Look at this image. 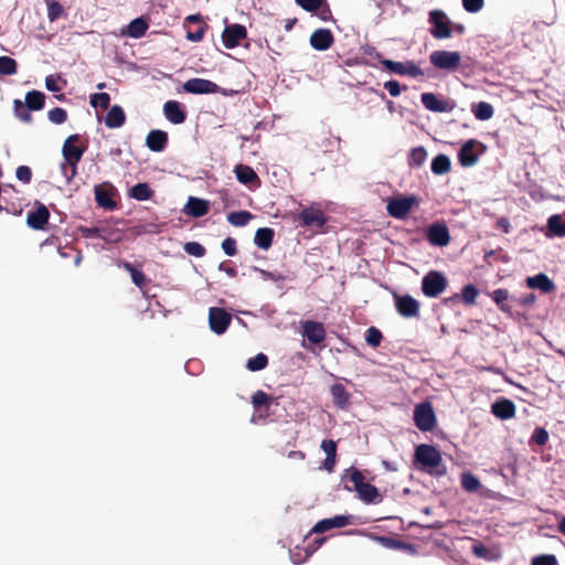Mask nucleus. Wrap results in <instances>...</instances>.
<instances>
[{
  "mask_svg": "<svg viewBox=\"0 0 565 565\" xmlns=\"http://www.w3.org/2000/svg\"><path fill=\"white\" fill-rule=\"evenodd\" d=\"M342 481L344 482V489L348 491H355L363 502H382L383 497L381 495L379 489L375 486L365 482V476L355 467H350L344 470Z\"/></svg>",
  "mask_w": 565,
  "mask_h": 565,
  "instance_id": "1",
  "label": "nucleus"
},
{
  "mask_svg": "<svg viewBox=\"0 0 565 565\" xmlns=\"http://www.w3.org/2000/svg\"><path fill=\"white\" fill-rule=\"evenodd\" d=\"M446 276L438 270H429L422 279V291L428 298L439 297L447 288Z\"/></svg>",
  "mask_w": 565,
  "mask_h": 565,
  "instance_id": "2",
  "label": "nucleus"
},
{
  "mask_svg": "<svg viewBox=\"0 0 565 565\" xmlns=\"http://www.w3.org/2000/svg\"><path fill=\"white\" fill-rule=\"evenodd\" d=\"M415 460L420 463L424 468L436 469L438 475L441 471L438 469L441 466L443 458L440 451L427 444H420L415 449Z\"/></svg>",
  "mask_w": 565,
  "mask_h": 565,
  "instance_id": "3",
  "label": "nucleus"
},
{
  "mask_svg": "<svg viewBox=\"0 0 565 565\" xmlns=\"http://www.w3.org/2000/svg\"><path fill=\"white\" fill-rule=\"evenodd\" d=\"M380 63L383 67L394 74L397 75H408L411 77L422 76L424 73L419 66H417L414 62H396L392 60L384 58L380 53L376 54Z\"/></svg>",
  "mask_w": 565,
  "mask_h": 565,
  "instance_id": "4",
  "label": "nucleus"
},
{
  "mask_svg": "<svg viewBox=\"0 0 565 565\" xmlns=\"http://www.w3.org/2000/svg\"><path fill=\"white\" fill-rule=\"evenodd\" d=\"M429 23L433 25L430 34L435 39H448L451 36V22L443 10H433L429 12Z\"/></svg>",
  "mask_w": 565,
  "mask_h": 565,
  "instance_id": "5",
  "label": "nucleus"
},
{
  "mask_svg": "<svg viewBox=\"0 0 565 565\" xmlns=\"http://www.w3.org/2000/svg\"><path fill=\"white\" fill-rule=\"evenodd\" d=\"M414 422L422 431H429L436 425V416L430 403H420L415 407Z\"/></svg>",
  "mask_w": 565,
  "mask_h": 565,
  "instance_id": "6",
  "label": "nucleus"
},
{
  "mask_svg": "<svg viewBox=\"0 0 565 565\" xmlns=\"http://www.w3.org/2000/svg\"><path fill=\"white\" fill-rule=\"evenodd\" d=\"M429 58L430 63L440 70H456L461 61L460 54L451 51H434Z\"/></svg>",
  "mask_w": 565,
  "mask_h": 565,
  "instance_id": "7",
  "label": "nucleus"
},
{
  "mask_svg": "<svg viewBox=\"0 0 565 565\" xmlns=\"http://www.w3.org/2000/svg\"><path fill=\"white\" fill-rule=\"evenodd\" d=\"M483 151L484 147L481 142L473 139L466 141L458 153L460 164L463 167L473 166Z\"/></svg>",
  "mask_w": 565,
  "mask_h": 565,
  "instance_id": "8",
  "label": "nucleus"
},
{
  "mask_svg": "<svg viewBox=\"0 0 565 565\" xmlns=\"http://www.w3.org/2000/svg\"><path fill=\"white\" fill-rule=\"evenodd\" d=\"M415 203V196L394 198L388 201L386 210L392 217L402 220L407 216Z\"/></svg>",
  "mask_w": 565,
  "mask_h": 565,
  "instance_id": "9",
  "label": "nucleus"
},
{
  "mask_svg": "<svg viewBox=\"0 0 565 565\" xmlns=\"http://www.w3.org/2000/svg\"><path fill=\"white\" fill-rule=\"evenodd\" d=\"M396 311L404 318L419 317V302L409 295H394Z\"/></svg>",
  "mask_w": 565,
  "mask_h": 565,
  "instance_id": "10",
  "label": "nucleus"
},
{
  "mask_svg": "<svg viewBox=\"0 0 565 565\" xmlns=\"http://www.w3.org/2000/svg\"><path fill=\"white\" fill-rule=\"evenodd\" d=\"M246 38V28L238 23L226 25L222 33V42L226 49H234L238 46L241 41Z\"/></svg>",
  "mask_w": 565,
  "mask_h": 565,
  "instance_id": "11",
  "label": "nucleus"
},
{
  "mask_svg": "<svg viewBox=\"0 0 565 565\" xmlns=\"http://www.w3.org/2000/svg\"><path fill=\"white\" fill-rule=\"evenodd\" d=\"M79 139V135H71L65 139L62 148L63 159L71 161L72 164L78 163L82 160L84 152L86 151L85 146H76V142H78Z\"/></svg>",
  "mask_w": 565,
  "mask_h": 565,
  "instance_id": "12",
  "label": "nucleus"
},
{
  "mask_svg": "<svg viewBox=\"0 0 565 565\" xmlns=\"http://www.w3.org/2000/svg\"><path fill=\"white\" fill-rule=\"evenodd\" d=\"M297 221L306 227L321 228L327 223V216L320 209L305 207L297 216Z\"/></svg>",
  "mask_w": 565,
  "mask_h": 565,
  "instance_id": "13",
  "label": "nucleus"
},
{
  "mask_svg": "<svg viewBox=\"0 0 565 565\" xmlns=\"http://www.w3.org/2000/svg\"><path fill=\"white\" fill-rule=\"evenodd\" d=\"M426 238L434 246H447L450 242L449 230L444 223H433L426 231Z\"/></svg>",
  "mask_w": 565,
  "mask_h": 565,
  "instance_id": "14",
  "label": "nucleus"
},
{
  "mask_svg": "<svg viewBox=\"0 0 565 565\" xmlns=\"http://www.w3.org/2000/svg\"><path fill=\"white\" fill-rule=\"evenodd\" d=\"M231 320H232L231 315L228 312H226L224 309L216 308V307H213L210 309V312H209L210 328L216 334L224 333L227 330V328L231 323Z\"/></svg>",
  "mask_w": 565,
  "mask_h": 565,
  "instance_id": "15",
  "label": "nucleus"
},
{
  "mask_svg": "<svg viewBox=\"0 0 565 565\" xmlns=\"http://www.w3.org/2000/svg\"><path fill=\"white\" fill-rule=\"evenodd\" d=\"M420 100L426 109L434 113H450L456 107L454 102L439 99L434 93H423Z\"/></svg>",
  "mask_w": 565,
  "mask_h": 565,
  "instance_id": "16",
  "label": "nucleus"
},
{
  "mask_svg": "<svg viewBox=\"0 0 565 565\" xmlns=\"http://www.w3.org/2000/svg\"><path fill=\"white\" fill-rule=\"evenodd\" d=\"M183 89L190 94H214L218 86L205 78H190L183 84Z\"/></svg>",
  "mask_w": 565,
  "mask_h": 565,
  "instance_id": "17",
  "label": "nucleus"
},
{
  "mask_svg": "<svg viewBox=\"0 0 565 565\" xmlns=\"http://www.w3.org/2000/svg\"><path fill=\"white\" fill-rule=\"evenodd\" d=\"M49 218H50L49 209L44 204L39 203V205L35 207V210H32L28 213L26 224L29 227L40 231V230H44L45 225L49 222Z\"/></svg>",
  "mask_w": 565,
  "mask_h": 565,
  "instance_id": "18",
  "label": "nucleus"
},
{
  "mask_svg": "<svg viewBox=\"0 0 565 565\" xmlns=\"http://www.w3.org/2000/svg\"><path fill=\"white\" fill-rule=\"evenodd\" d=\"M234 173L237 181L248 186L249 189H256L260 186V179L252 167L246 164H237L234 168Z\"/></svg>",
  "mask_w": 565,
  "mask_h": 565,
  "instance_id": "19",
  "label": "nucleus"
},
{
  "mask_svg": "<svg viewBox=\"0 0 565 565\" xmlns=\"http://www.w3.org/2000/svg\"><path fill=\"white\" fill-rule=\"evenodd\" d=\"M351 515H335L333 518L318 521L310 533H324L331 529H340L351 524Z\"/></svg>",
  "mask_w": 565,
  "mask_h": 565,
  "instance_id": "20",
  "label": "nucleus"
},
{
  "mask_svg": "<svg viewBox=\"0 0 565 565\" xmlns=\"http://www.w3.org/2000/svg\"><path fill=\"white\" fill-rule=\"evenodd\" d=\"M303 337L312 344H320L326 339V330L321 322L307 320L302 324Z\"/></svg>",
  "mask_w": 565,
  "mask_h": 565,
  "instance_id": "21",
  "label": "nucleus"
},
{
  "mask_svg": "<svg viewBox=\"0 0 565 565\" xmlns=\"http://www.w3.org/2000/svg\"><path fill=\"white\" fill-rule=\"evenodd\" d=\"M334 38L329 29H318L310 35V45L317 51H326L332 46Z\"/></svg>",
  "mask_w": 565,
  "mask_h": 565,
  "instance_id": "22",
  "label": "nucleus"
},
{
  "mask_svg": "<svg viewBox=\"0 0 565 565\" xmlns=\"http://www.w3.org/2000/svg\"><path fill=\"white\" fill-rule=\"evenodd\" d=\"M163 113L166 118L174 125L183 124L186 119L185 111L182 109L181 104L177 100H168L163 105Z\"/></svg>",
  "mask_w": 565,
  "mask_h": 565,
  "instance_id": "23",
  "label": "nucleus"
},
{
  "mask_svg": "<svg viewBox=\"0 0 565 565\" xmlns=\"http://www.w3.org/2000/svg\"><path fill=\"white\" fill-rule=\"evenodd\" d=\"M168 145V134L163 130L153 129L149 131L146 138V146L154 152H160Z\"/></svg>",
  "mask_w": 565,
  "mask_h": 565,
  "instance_id": "24",
  "label": "nucleus"
},
{
  "mask_svg": "<svg viewBox=\"0 0 565 565\" xmlns=\"http://www.w3.org/2000/svg\"><path fill=\"white\" fill-rule=\"evenodd\" d=\"M321 449L327 455L321 468L328 472H332L337 463V443L332 439H324L321 443Z\"/></svg>",
  "mask_w": 565,
  "mask_h": 565,
  "instance_id": "25",
  "label": "nucleus"
},
{
  "mask_svg": "<svg viewBox=\"0 0 565 565\" xmlns=\"http://www.w3.org/2000/svg\"><path fill=\"white\" fill-rule=\"evenodd\" d=\"M183 212L193 217L204 216L209 212V202L203 199L190 196Z\"/></svg>",
  "mask_w": 565,
  "mask_h": 565,
  "instance_id": "26",
  "label": "nucleus"
},
{
  "mask_svg": "<svg viewBox=\"0 0 565 565\" xmlns=\"http://www.w3.org/2000/svg\"><path fill=\"white\" fill-rule=\"evenodd\" d=\"M148 28V19L145 17H139L130 21V23L127 25V29L122 31V34L132 39H140L146 34Z\"/></svg>",
  "mask_w": 565,
  "mask_h": 565,
  "instance_id": "27",
  "label": "nucleus"
},
{
  "mask_svg": "<svg viewBox=\"0 0 565 565\" xmlns=\"http://www.w3.org/2000/svg\"><path fill=\"white\" fill-rule=\"evenodd\" d=\"M526 285L531 289H539L544 294H548L555 289L554 282L545 275L537 274L526 278Z\"/></svg>",
  "mask_w": 565,
  "mask_h": 565,
  "instance_id": "28",
  "label": "nucleus"
},
{
  "mask_svg": "<svg viewBox=\"0 0 565 565\" xmlns=\"http://www.w3.org/2000/svg\"><path fill=\"white\" fill-rule=\"evenodd\" d=\"M330 393L332 396L333 404L341 408L347 409L350 406V393L347 391V388L340 384L335 383L331 386Z\"/></svg>",
  "mask_w": 565,
  "mask_h": 565,
  "instance_id": "29",
  "label": "nucleus"
},
{
  "mask_svg": "<svg viewBox=\"0 0 565 565\" xmlns=\"http://www.w3.org/2000/svg\"><path fill=\"white\" fill-rule=\"evenodd\" d=\"M125 121L126 115L124 109L119 105H114L110 107L105 118V125L108 128L114 129L124 126Z\"/></svg>",
  "mask_w": 565,
  "mask_h": 565,
  "instance_id": "30",
  "label": "nucleus"
},
{
  "mask_svg": "<svg viewBox=\"0 0 565 565\" xmlns=\"http://www.w3.org/2000/svg\"><path fill=\"white\" fill-rule=\"evenodd\" d=\"M275 232L270 227L258 228L255 233L254 243L257 247L267 250L273 245Z\"/></svg>",
  "mask_w": 565,
  "mask_h": 565,
  "instance_id": "31",
  "label": "nucleus"
},
{
  "mask_svg": "<svg viewBox=\"0 0 565 565\" xmlns=\"http://www.w3.org/2000/svg\"><path fill=\"white\" fill-rule=\"evenodd\" d=\"M252 404L256 411L262 412L259 417H267L270 405V397L264 391L258 390L252 396Z\"/></svg>",
  "mask_w": 565,
  "mask_h": 565,
  "instance_id": "32",
  "label": "nucleus"
},
{
  "mask_svg": "<svg viewBox=\"0 0 565 565\" xmlns=\"http://www.w3.org/2000/svg\"><path fill=\"white\" fill-rule=\"evenodd\" d=\"M24 106H26V108L29 110H32V111H38V110H41L44 108V105H45V95L44 93L40 92V90H30L26 93L25 95V102L23 103Z\"/></svg>",
  "mask_w": 565,
  "mask_h": 565,
  "instance_id": "33",
  "label": "nucleus"
},
{
  "mask_svg": "<svg viewBox=\"0 0 565 565\" xmlns=\"http://www.w3.org/2000/svg\"><path fill=\"white\" fill-rule=\"evenodd\" d=\"M95 200L100 207L107 210H114L116 207V202L113 200V193L104 188L103 185H96L94 189Z\"/></svg>",
  "mask_w": 565,
  "mask_h": 565,
  "instance_id": "34",
  "label": "nucleus"
},
{
  "mask_svg": "<svg viewBox=\"0 0 565 565\" xmlns=\"http://www.w3.org/2000/svg\"><path fill=\"white\" fill-rule=\"evenodd\" d=\"M546 236L564 237L565 236V222L559 214H554L547 220V233Z\"/></svg>",
  "mask_w": 565,
  "mask_h": 565,
  "instance_id": "35",
  "label": "nucleus"
},
{
  "mask_svg": "<svg viewBox=\"0 0 565 565\" xmlns=\"http://www.w3.org/2000/svg\"><path fill=\"white\" fill-rule=\"evenodd\" d=\"M495 414L497 418L509 419L512 418L515 414V406L513 402L507 398L497 399L495 405Z\"/></svg>",
  "mask_w": 565,
  "mask_h": 565,
  "instance_id": "36",
  "label": "nucleus"
},
{
  "mask_svg": "<svg viewBox=\"0 0 565 565\" xmlns=\"http://www.w3.org/2000/svg\"><path fill=\"white\" fill-rule=\"evenodd\" d=\"M153 190L148 183H137L130 188L128 192L129 196L137 201L150 200L153 196Z\"/></svg>",
  "mask_w": 565,
  "mask_h": 565,
  "instance_id": "37",
  "label": "nucleus"
},
{
  "mask_svg": "<svg viewBox=\"0 0 565 565\" xmlns=\"http://www.w3.org/2000/svg\"><path fill=\"white\" fill-rule=\"evenodd\" d=\"M478 294H479V291L473 285H467L462 288L460 296L455 295V296L446 299L445 301H446V303L450 302V301L455 302L459 298H461L465 303L473 305L476 302V298H477Z\"/></svg>",
  "mask_w": 565,
  "mask_h": 565,
  "instance_id": "38",
  "label": "nucleus"
},
{
  "mask_svg": "<svg viewBox=\"0 0 565 565\" xmlns=\"http://www.w3.org/2000/svg\"><path fill=\"white\" fill-rule=\"evenodd\" d=\"M451 162L446 154H438L433 159L431 171L434 174L441 175L450 171Z\"/></svg>",
  "mask_w": 565,
  "mask_h": 565,
  "instance_id": "39",
  "label": "nucleus"
},
{
  "mask_svg": "<svg viewBox=\"0 0 565 565\" xmlns=\"http://www.w3.org/2000/svg\"><path fill=\"white\" fill-rule=\"evenodd\" d=\"M475 117L479 120H488L493 115V107L491 104L486 102H480L478 104H473L471 108Z\"/></svg>",
  "mask_w": 565,
  "mask_h": 565,
  "instance_id": "40",
  "label": "nucleus"
},
{
  "mask_svg": "<svg viewBox=\"0 0 565 565\" xmlns=\"http://www.w3.org/2000/svg\"><path fill=\"white\" fill-rule=\"evenodd\" d=\"M122 268L130 274L131 280L137 287L142 288L146 286L147 278L140 269H137L132 264L128 262L122 264Z\"/></svg>",
  "mask_w": 565,
  "mask_h": 565,
  "instance_id": "41",
  "label": "nucleus"
},
{
  "mask_svg": "<svg viewBox=\"0 0 565 565\" xmlns=\"http://www.w3.org/2000/svg\"><path fill=\"white\" fill-rule=\"evenodd\" d=\"M427 158V151L424 147L413 148L408 154V166L412 168H419Z\"/></svg>",
  "mask_w": 565,
  "mask_h": 565,
  "instance_id": "42",
  "label": "nucleus"
},
{
  "mask_svg": "<svg viewBox=\"0 0 565 565\" xmlns=\"http://www.w3.org/2000/svg\"><path fill=\"white\" fill-rule=\"evenodd\" d=\"M268 365V356L265 353H258L247 360L246 367L250 372H258Z\"/></svg>",
  "mask_w": 565,
  "mask_h": 565,
  "instance_id": "43",
  "label": "nucleus"
},
{
  "mask_svg": "<svg viewBox=\"0 0 565 565\" xmlns=\"http://www.w3.org/2000/svg\"><path fill=\"white\" fill-rule=\"evenodd\" d=\"M253 218L248 211L232 212L227 215V221L233 226H245Z\"/></svg>",
  "mask_w": 565,
  "mask_h": 565,
  "instance_id": "44",
  "label": "nucleus"
},
{
  "mask_svg": "<svg viewBox=\"0 0 565 565\" xmlns=\"http://www.w3.org/2000/svg\"><path fill=\"white\" fill-rule=\"evenodd\" d=\"M461 487L468 492H476L480 488L479 479L471 472H463L460 477Z\"/></svg>",
  "mask_w": 565,
  "mask_h": 565,
  "instance_id": "45",
  "label": "nucleus"
},
{
  "mask_svg": "<svg viewBox=\"0 0 565 565\" xmlns=\"http://www.w3.org/2000/svg\"><path fill=\"white\" fill-rule=\"evenodd\" d=\"M18 71L17 61L10 56H0V75H13Z\"/></svg>",
  "mask_w": 565,
  "mask_h": 565,
  "instance_id": "46",
  "label": "nucleus"
},
{
  "mask_svg": "<svg viewBox=\"0 0 565 565\" xmlns=\"http://www.w3.org/2000/svg\"><path fill=\"white\" fill-rule=\"evenodd\" d=\"M47 6V18L50 21H56L64 13L63 6L55 0H46Z\"/></svg>",
  "mask_w": 565,
  "mask_h": 565,
  "instance_id": "47",
  "label": "nucleus"
},
{
  "mask_svg": "<svg viewBox=\"0 0 565 565\" xmlns=\"http://www.w3.org/2000/svg\"><path fill=\"white\" fill-rule=\"evenodd\" d=\"M13 108H14V114L15 116L24 121V122H28L30 124L32 121V115L30 114L31 110H29L26 108V106H24L23 102H21L20 99H15L14 103H13Z\"/></svg>",
  "mask_w": 565,
  "mask_h": 565,
  "instance_id": "48",
  "label": "nucleus"
},
{
  "mask_svg": "<svg viewBox=\"0 0 565 565\" xmlns=\"http://www.w3.org/2000/svg\"><path fill=\"white\" fill-rule=\"evenodd\" d=\"M382 339V332L375 327H370L365 332V341L372 348H377L381 344Z\"/></svg>",
  "mask_w": 565,
  "mask_h": 565,
  "instance_id": "49",
  "label": "nucleus"
},
{
  "mask_svg": "<svg viewBox=\"0 0 565 565\" xmlns=\"http://www.w3.org/2000/svg\"><path fill=\"white\" fill-rule=\"evenodd\" d=\"M90 105L107 109L110 105V96L107 93H95L90 96Z\"/></svg>",
  "mask_w": 565,
  "mask_h": 565,
  "instance_id": "50",
  "label": "nucleus"
},
{
  "mask_svg": "<svg viewBox=\"0 0 565 565\" xmlns=\"http://www.w3.org/2000/svg\"><path fill=\"white\" fill-rule=\"evenodd\" d=\"M50 121L56 125H61L66 121L67 113L64 108L55 107L47 113Z\"/></svg>",
  "mask_w": 565,
  "mask_h": 565,
  "instance_id": "51",
  "label": "nucleus"
},
{
  "mask_svg": "<svg viewBox=\"0 0 565 565\" xmlns=\"http://www.w3.org/2000/svg\"><path fill=\"white\" fill-rule=\"evenodd\" d=\"M77 164L78 163H73V166H72L71 161H66V160H64L61 163V171H62V174L65 177L67 183H71V181L77 174Z\"/></svg>",
  "mask_w": 565,
  "mask_h": 565,
  "instance_id": "52",
  "label": "nucleus"
},
{
  "mask_svg": "<svg viewBox=\"0 0 565 565\" xmlns=\"http://www.w3.org/2000/svg\"><path fill=\"white\" fill-rule=\"evenodd\" d=\"M183 248L189 255L195 257H203L206 253L205 247L198 242H188Z\"/></svg>",
  "mask_w": 565,
  "mask_h": 565,
  "instance_id": "53",
  "label": "nucleus"
},
{
  "mask_svg": "<svg viewBox=\"0 0 565 565\" xmlns=\"http://www.w3.org/2000/svg\"><path fill=\"white\" fill-rule=\"evenodd\" d=\"M326 0H296V3L308 12L319 10L324 4Z\"/></svg>",
  "mask_w": 565,
  "mask_h": 565,
  "instance_id": "54",
  "label": "nucleus"
},
{
  "mask_svg": "<svg viewBox=\"0 0 565 565\" xmlns=\"http://www.w3.org/2000/svg\"><path fill=\"white\" fill-rule=\"evenodd\" d=\"M531 565H558L553 554H542L532 558Z\"/></svg>",
  "mask_w": 565,
  "mask_h": 565,
  "instance_id": "55",
  "label": "nucleus"
},
{
  "mask_svg": "<svg viewBox=\"0 0 565 565\" xmlns=\"http://www.w3.org/2000/svg\"><path fill=\"white\" fill-rule=\"evenodd\" d=\"M508 299V291L503 289H497V306H500L501 310L512 316L511 306L504 301Z\"/></svg>",
  "mask_w": 565,
  "mask_h": 565,
  "instance_id": "56",
  "label": "nucleus"
},
{
  "mask_svg": "<svg viewBox=\"0 0 565 565\" xmlns=\"http://www.w3.org/2000/svg\"><path fill=\"white\" fill-rule=\"evenodd\" d=\"M15 177L23 183H30L32 179V171L28 166H20L17 168Z\"/></svg>",
  "mask_w": 565,
  "mask_h": 565,
  "instance_id": "57",
  "label": "nucleus"
},
{
  "mask_svg": "<svg viewBox=\"0 0 565 565\" xmlns=\"http://www.w3.org/2000/svg\"><path fill=\"white\" fill-rule=\"evenodd\" d=\"M205 29L206 24H201L196 28L195 31L189 30L186 32V39L191 42H200L204 36Z\"/></svg>",
  "mask_w": 565,
  "mask_h": 565,
  "instance_id": "58",
  "label": "nucleus"
},
{
  "mask_svg": "<svg viewBox=\"0 0 565 565\" xmlns=\"http://www.w3.org/2000/svg\"><path fill=\"white\" fill-rule=\"evenodd\" d=\"M462 6L467 12L476 13L483 7V0H462Z\"/></svg>",
  "mask_w": 565,
  "mask_h": 565,
  "instance_id": "59",
  "label": "nucleus"
},
{
  "mask_svg": "<svg viewBox=\"0 0 565 565\" xmlns=\"http://www.w3.org/2000/svg\"><path fill=\"white\" fill-rule=\"evenodd\" d=\"M222 249L227 256H234L237 253L236 241L233 237H227L222 242Z\"/></svg>",
  "mask_w": 565,
  "mask_h": 565,
  "instance_id": "60",
  "label": "nucleus"
},
{
  "mask_svg": "<svg viewBox=\"0 0 565 565\" xmlns=\"http://www.w3.org/2000/svg\"><path fill=\"white\" fill-rule=\"evenodd\" d=\"M532 440L537 445H545L548 440V433L544 428H536L533 433Z\"/></svg>",
  "mask_w": 565,
  "mask_h": 565,
  "instance_id": "61",
  "label": "nucleus"
},
{
  "mask_svg": "<svg viewBox=\"0 0 565 565\" xmlns=\"http://www.w3.org/2000/svg\"><path fill=\"white\" fill-rule=\"evenodd\" d=\"M384 88L388 92L392 97L399 96L402 88L397 81H388L384 83Z\"/></svg>",
  "mask_w": 565,
  "mask_h": 565,
  "instance_id": "62",
  "label": "nucleus"
},
{
  "mask_svg": "<svg viewBox=\"0 0 565 565\" xmlns=\"http://www.w3.org/2000/svg\"><path fill=\"white\" fill-rule=\"evenodd\" d=\"M82 234L86 238H104L103 230L96 226L82 228Z\"/></svg>",
  "mask_w": 565,
  "mask_h": 565,
  "instance_id": "63",
  "label": "nucleus"
},
{
  "mask_svg": "<svg viewBox=\"0 0 565 565\" xmlns=\"http://www.w3.org/2000/svg\"><path fill=\"white\" fill-rule=\"evenodd\" d=\"M253 269L255 271H258L262 275V277L266 280L280 281L282 279V276L279 274H275L258 267H253Z\"/></svg>",
  "mask_w": 565,
  "mask_h": 565,
  "instance_id": "64",
  "label": "nucleus"
}]
</instances>
